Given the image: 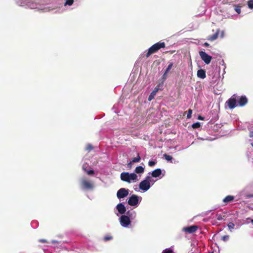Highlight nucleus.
Segmentation results:
<instances>
[{"label": "nucleus", "mask_w": 253, "mask_h": 253, "mask_svg": "<svg viewBox=\"0 0 253 253\" xmlns=\"http://www.w3.org/2000/svg\"><path fill=\"white\" fill-rule=\"evenodd\" d=\"M74 2V0H66L65 4L71 5Z\"/></svg>", "instance_id": "c85d7f7f"}, {"label": "nucleus", "mask_w": 253, "mask_h": 253, "mask_svg": "<svg viewBox=\"0 0 253 253\" xmlns=\"http://www.w3.org/2000/svg\"><path fill=\"white\" fill-rule=\"evenodd\" d=\"M138 196L136 195H132L128 200V204L131 206H136L138 203Z\"/></svg>", "instance_id": "1a4fd4ad"}, {"label": "nucleus", "mask_w": 253, "mask_h": 253, "mask_svg": "<svg viewBox=\"0 0 253 253\" xmlns=\"http://www.w3.org/2000/svg\"><path fill=\"white\" fill-rule=\"evenodd\" d=\"M162 173V170L160 169H157L153 170L151 173L152 176L154 177L159 176Z\"/></svg>", "instance_id": "dca6fc26"}, {"label": "nucleus", "mask_w": 253, "mask_h": 253, "mask_svg": "<svg viewBox=\"0 0 253 253\" xmlns=\"http://www.w3.org/2000/svg\"><path fill=\"white\" fill-rule=\"evenodd\" d=\"M249 136L250 137H253V131H252L250 132Z\"/></svg>", "instance_id": "79ce46f5"}, {"label": "nucleus", "mask_w": 253, "mask_h": 253, "mask_svg": "<svg viewBox=\"0 0 253 253\" xmlns=\"http://www.w3.org/2000/svg\"><path fill=\"white\" fill-rule=\"evenodd\" d=\"M128 194V190L122 188L120 189L117 193V196L119 199L124 198Z\"/></svg>", "instance_id": "0eeeda50"}, {"label": "nucleus", "mask_w": 253, "mask_h": 253, "mask_svg": "<svg viewBox=\"0 0 253 253\" xmlns=\"http://www.w3.org/2000/svg\"><path fill=\"white\" fill-rule=\"evenodd\" d=\"M192 126L194 128H199L200 126V123H199V122H197V123H194L192 125Z\"/></svg>", "instance_id": "a878e982"}, {"label": "nucleus", "mask_w": 253, "mask_h": 253, "mask_svg": "<svg viewBox=\"0 0 253 253\" xmlns=\"http://www.w3.org/2000/svg\"><path fill=\"white\" fill-rule=\"evenodd\" d=\"M112 239H113V237L110 235H106L103 238V241L104 242H107V241L111 240Z\"/></svg>", "instance_id": "aec40b11"}, {"label": "nucleus", "mask_w": 253, "mask_h": 253, "mask_svg": "<svg viewBox=\"0 0 253 253\" xmlns=\"http://www.w3.org/2000/svg\"><path fill=\"white\" fill-rule=\"evenodd\" d=\"M120 219V223L123 227H126L130 223V218L128 216L123 215Z\"/></svg>", "instance_id": "423d86ee"}, {"label": "nucleus", "mask_w": 253, "mask_h": 253, "mask_svg": "<svg viewBox=\"0 0 253 253\" xmlns=\"http://www.w3.org/2000/svg\"><path fill=\"white\" fill-rule=\"evenodd\" d=\"M237 96L234 94L231 98H230L225 103L229 108L233 109L235 108L237 106Z\"/></svg>", "instance_id": "20e7f679"}, {"label": "nucleus", "mask_w": 253, "mask_h": 253, "mask_svg": "<svg viewBox=\"0 0 253 253\" xmlns=\"http://www.w3.org/2000/svg\"><path fill=\"white\" fill-rule=\"evenodd\" d=\"M150 183L146 180H142L139 185V188L143 191H146L150 188Z\"/></svg>", "instance_id": "6e6552de"}, {"label": "nucleus", "mask_w": 253, "mask_h": 253, "mask_svg": "<svg viewBox=\"0 0 253 253\" xmlns=\"http://www.w3.org/2000/svg\"><path fill=\"white\" fill-rule=\"evenodd\" d=\"M227 226L229 228V229L232 231V230L233 229H234V227H235V224L233 222H229L228 225H227Z\"/></svg>", "instance_id": "5701e85b"}, {"label": "nucleus", "mask_w": 253, "mask_h": 253, "mask_svg": "<svg viewBox=\"0 0 253 253\" xmlns=\"http://www.w3.org/2000/svg\"><path fill=\"white\" fill-rule=\"evenodd\" d=\"M192 113V110L191 109H189L187 111V118L190 119L191 117V115Z\"/></svg>", "instance_id": "cd10ccee"}, {"label": "nucleus", "mask_w": 253, "mask_h": 253, "mask_svg": "<svg viewBox=\"0 0 253 253\" xmlns=\"http://www.w3.org/2000/svg\"><path fill=\"white\" fill-rule=\"evenodd\" d=\"M225 216V215H222L221 214H216V219L218 221L222 220Z\"/></svg>", "instance_id": "393cba45"}, {"label": "nucleus", "mask_w": 253, "mask_h": 253, "mask_svg": "<svg viewBox=\"0 0 253 253\" xmlns=\"http://www.w3.org/2000/svg\"><path fill=\"white\" fill-rule=\"evenodd\" d=\"M120 177L122 180L128 183H130L131 180H137V176L134 173H129L127 172H123L121 174Z\"/></svg>", "instance_id": "f03ea898"}, {"label": "nucleus", "mask_w": 253, "mask_h": 253, "mask_svg": "<svg viewBox=\"0 0 253 253\" xmlns=\"http://www.w3.org/2000/svg\"><path fill=\"white\" fill-rule=\"evenodd\" d=\"M126 214H127L126 216H128L129 217V218H130L135 217V215H136V213H135V211H128L126 212Z\"/></svg>", "instance_id": "6ab92c4d"}, {"label": "nucleus", "mask_w": 253, "mask_h": 253, "mask_svg": "<svg viewBox=\"0 0 253 253\" xmlns=\"http://www.w3.org/2000/svg\"><path fill=\"white\" fill-rule=\"evenodd\" d=\"M198 228V226L192 225L190 226L184 227L183 228V231L188 233H195L197 230Z\"/></svg>", "instance_id": "9d476101"}, {"label": "nucleus", "mask_w": 253, "mask_h": 253, "mask_svg": "<svg viewBox=\"0 0 253 253\" xmlns=\"http://www.w3.org/2000/svg\"><path fill=\"white\" fill-rule=\"evenodd\" d=\"M251 223L253 224V219L251 220Z\"/></svg>", "instance_id": "a18cd8bd"}, {"label": "nucleus", "mask_w": 253, "mask_h": 253, "mask_svg": "<svg viewBox=\"0 0 253 253\" xmlns=\"http://www.w3.org/2000/svg\"><path fill=\"white\" fill-rule=\"evenodd\" d=\"M167 73H166V72H165L164 74H163V77H162V79H163L164 80H165L167 79Z\"/></svg>", "instance_id": "c9c22d12"}, {"label": "nucleus", "mask_w": 253, "mask_h": 253, "mask_svg": "<svg viewBox=\"0 0 253 253\" xmlns=\"http://www.w3.org/2000/svg\"><path fill=\"white\" fill-rule=\"evenodd\" d=\"M166 44L164 42H158L155 43L148 49L146 54V58L149 57L151 54L157 52L159 49L164 48Z\"/></svg>", "instance_id": "f257e3e1"}, {"label": "nucleus", "mask_w": 253, "mask_h": 253, "mask_svg": "<svg viewBox=\"0 0 253 253\" xmlns=\"http://www.w3.org/2000/svg\"><path fill=\"white\" fill-rule=\"evenodd\" d=\"M172 66H173L172 63H169V65H168L167 68L166 69L165 72H166V73H168L171 70Z\"/></svg>", "instance_id": "bb28decb"}, {"label": "nucleus", "mask_w": 253, "mask_h": 253, "mask_svg": "<svg viewBox=\"0 0 253 253\" xmlns=\"http://www.w3.org/2000/svg\"><path fill=\"white\" fill-rule=\"evenodd\" d=\"M198 119L200 120H204V117H202L201 116H199Z\"/></svg>", "instance_id": "58836bf2"}, {"label": "nucleus", "mask_w": 253, "mask_h": 253, "mask_svg": "<svg viewBox=\"0 0 253 253\" xmlns=\"http://www.w3.org/2000/svg\"><path fill=\"white\" fill-rule=\"evenodd\" d=\"M86 172L88 175H93L94 174V171L92 169L86 170Z\"/></svg>", "instance_id": "72a5a7b5"}, {"label": "nucleus", "mask_w": 253, "mask_h": 253, "mask_svg": "<svg viewBox=\"0 0 253 253\" xmlns=\"http://www.w3.org/2000/svg\"><path fill=\"white\" fill-rule=\"evenodd\" d=\"M223 36H224V32L223 31H221V37L223 38Z\"/></svg>", "instance_id": "37998d69"}, {"label": "nucleus", "mask_w": 253, "mask_h": 253, "mask_svg": "<svg viewBox=\"0 0 253 253\" xmlns=\"http://www.w3.org/2000/svg\"><path fill=\"white\" fill-rule=\"evenodd\" d=\"M248 101L246 96H241L239 98L238 105L241 107L244 106L248 103Z\"/></svg>", "instance_id": "9b49d317"}, {"label": "nucleus", "mask_w": 253, "mask_h": 253, "mask_svg": "<svg viewBox=\"0 0 253 253\" xmlns=\"http://www.w3.org/2000/svg\"><path fill=\"white\" fill-rule=\"evenodd\" d=\"M164 157L165 158V159L166 160H167L168 161H171L172 159V157L170 156V155H169L167 154H165L164 155Z\"/></svg>", "instance_id": "4be33fe9"}, {"label": "nucleus", "mask_w": 253, "mask_h": 253, "mask_svg": "<svg viewBox=\"0 0 253 253\" xmlns=\"http://www.w3.org/2000/svg\"><path fill=\"white\" fill-rule=\"evenodd\" d=\"M93 149V147L91 144H87L86 147V150L88 151H90Z\"/></svg>", "instance_id": "7c9ffc66"}, {"label": "nucleus", "mask_w": 253, "mask_h": 253, "mask_svg": "<svg viewBox=\"0 0 253 253\" xmlns=\"http://www.w3.org/2000/svg\"><path fill=\"white\" fill-rule=\"evenodd\" d=\"M251 144H252V145L253 146V143H252Z\"/></svg>", "instance_id": "49530a36"}, {"label": "nucleus", "mask_w": 253, "mask_h": 253, "mask_svg": "<svg viewBox=\"0 0 253 253\" xmlns=\"http://www.w3.org/2000/svg\"><path fill=\"white\" fill-rule=\"evenodd\" d=\"M213 253V252H210V253Z\"/></svg>", "instance_id": "de8ad7c7"}, {"label": "nucleus", "mask_w": 253, "mask_h": 253, "mask_svg": "<svg viewBox=\"0 0 253 253\" xmlns=\"http://www.w3.org/2000/svg\"><path fill=\"white\" fill-rule=\"evenodd\" d=\"M156 164V162L153 161H150L148 162V165L150 167L154 166Z\"/></svg>", "instance_id": "473e14b6"}, {"label": "nucleus", "mask_w": 253, "mask_h": 253, "mask_svg": "<svg viewBox=\"0 0 253 253\" xmlns=\"http://www.w3.org/2000/svg\"><path fill=\"white\" fill-rule=\"evenodd\" d=\"M162 253H174L173 250L170 248L166 249L164 250Z\"/></svg>", "instance_id": "b1692460"}, {"label": "nucleus", "mask_w": 253, "mask_h": 253, "mask_svg": "<svg viewBox=\"0 0 253 253\" xmlns=\"http://www.w3.org/2000/svg\"><path fill=\"white\" fill-rule=\"evenodd\" d=\"M39 242L42 243H47V241L46 239H40L39 240Z\"/></svg>", "instance_id": "e433bc0d"}, {"label": "nucleus", "mask_w": 253, "mask_h": 253, "mask_svg": "<svg viewBox=\"0 0 253 253\" xmlns=\"http://www.w3.org/2000/svg\"><path fill=\"white\" fill-rule=\"evenodd\" d=\"M132 163H133L131 161H130L129 163H128L127 164V166L128 168H129L130 169L132 168Z\"/></svg>", "instance_id": "4c0bfd02"}, {"label": "nucleus", "mask_w": 253, "mask_h": 253, "mask_svg": "<svg viewBox=\"0 0 253 253\" xmlns=\"http://www.w3.org/2000/svg\"><path fill=\"white\" fill-rule=\"evenodd\" d=\"M197 75L198 78L204 79L206 78V71L203 69H200L197 71Z\"/></svg>", "instance_id": "2eb2a0df"}, {"label": "nucleus", "mask_w": 253, "mask_h": 253, "mask_svg": "<svg viewBox=\"0 0 253 253\" xmlns=\"http://www.w3.org/2000/svg\"><path fill=\"white\" fill-rule=\"evenodd\" d=\"M234 199V197L231 195L226 196L223 200V201L224 203H229L232 202Z\"/></svg>", "instance_id": "f3484780"}, {"label": "nucleus", "mask_w": 253, "mask_h": 253, "mask_svg": "<svg viewBox=\"0 0 253 253\" xmlns=\"http://www.w3.org/2000/svg\"><path fill=\"white\" fill-rule=\"evenodd\" d=\"M235 10H236V11L237 12H238V13H240V12H241V10H240V8H236V9H235Z\"/></svg>", "instance_id": "ea45409f"}, {"label": "nucleus", "mask_w": 253, "mask_h": 253, "mask_svg": "<svg viewBox=\"0 0 253 253\" xmlns=\"http://www.w3.org/2000/svg\"><path fill=\"white\" fill-rule=\"evenodd\" d=\"M134 171L136 173H142L144 172V168L142 166H138L135 168Z\"/></svg>", "instance_id": "a211bd4d"}, {"label": "nucleus", "mask_w": 253, "mask_h": 253, "mask_svg": "<svg viewBox=\"0 0 253 253\" xmlns=\"http://www.w3.org/2000/svg\"><path fill=\"white\" fill-rule=\"evenodd\" d=\"M229 238V236L228 235H224L222 237V240L224 242H226L227 241H228Z\"/></svg>", "instance_id": "2f4dec72"}, {"label": "nucleus", "mask_w": 253, "mask_h": 253, "mask_svg": "<svg viewBox=\"0 0 253 253\" xmlns=\"http://www.w3.org/2000/svg\"><path fill=\"white\" fill-rule=\"evenodd\" d=\"M151 180H152V178H151V177L150 176H147L145 177V179L144 180H146V181H148L150 183V182L151 181Z\"/></svg>", "instance_id": "f704fd0d"}, {"label": "nucleus", "mask_w": 253, "mask_h": 253, "mask_svg": "<svg viewBox=\"0 0 253 253\" xmlns=\"http://www.w3.org/2000/svg\"><path fill=\"white\" fill-rule=\"evenodd\" d=\"M159 89V86L157 85L154 89L152 91V92L151 93V94L149 95L148 97V100L151 101L152 99H153L155 97V96L156 95V93L158 91Z\"/></svg>", "instance_id": "ddd939ff"}, {"label": "nucleus", "mask_w": 253, "mask_h": 253, "mask_svg": "<svg viewBox=\"0 0 253 253\" xmlns=\"http://www.w3.org/2000/svg\"><path fill=\"white\" fill-rule=\"evenodd\" d=\"M203 45L205 46H206V47H209L210 46V44L209 43H208V42H205Z\"/></svg>", "instance_id": "a19ab883"}, {"label": "nucleus", "mask_w": 253, "mask_h": 253, "mask_svg": "<svg viewBox=\"0 0 253 253\" xmlns=\"http://www.w3.org/2000/svg\"><path fill=\"white\" fill-rule=\"evenodd\" d=\"M248 6L251 8H253V0H250L248 2Z\"/></svg>", "instance_id": "c756f323"}, {"label": "nucleus", "mask_w": 253, "mask_h": 253, "mask_svg": "<svg viewBox=\"0 0 253 253\" xmlns=\"http://www.w3.org/2000/svg\"><path fill=\"white\" fill-rule=\"evenodd\" d=\"M81 187L85 190H92L94 187L93 183L85 178H83L81 182Z\"/></svg>", "instance_id": "7ed1b4c3"}, {"label": "nucleus", "mask_w": 253, "mask_h": 253, "mask_svg": "<svg viewBox=\"0 0 253 253\" xmlns=\"http://www.w3.org/2000/svg\"><path fill=\"white\" fill-rule=\"evenodd\" d=\"M220 30L219 29H218L216 30L215 33L211 35L210 36L208 37L207 40L209 41L212 42L216 40L218 37L219 34Z\"/></svg>", "instance_id": "f8f14e48"}, {"label": "nucleus", "mask_w": 253, "mask_h": 253, "mask_svg": "<svg viewBox=\"0 0 253 253\" xmlns=\"http://www.w3.org/2000/svg\"><path fill=\"white\" fill-rule=\"evenodd\" d=\"M117 209L118 212L121 214L125 213L126 211V207L122 203H120L117 206Z\"/></svg>", "instance_id": "4468645a"}, {"label": "nucleus", "mask_w": 253, "mask_h": 253, "mask_svg": "<svg viewBox=\"0 0 253 253\" xmlns=\"http://www.w3.org/2000/svg\"><path fill=\"white\" fill-rule=\"evenodd\" d=\"M83 169L84 170V171H86L87 170L86 169V168H85L84 166H83Z\"/></svg>", "instance_id": "c03bdc74"}, {"label": "nucleus", "mask_w": 253, "mask_h": 253, "mask_svg": "<svg viewBox=\"0 0 253 253\" xmlns=\"http://www.w3.org/2000/svg\"><path fill=\"white\" fill-rule=\"evenodd\" d=\"M199 55L202 60H203L206 64H209L210 63L212 59V57L211 56L208 55L205 52L203 51L199 52Z\"/></svg>", "instance_id": "39448f33"}, {"label": "nucleus", "mask_w": 253, "mask_h": 253, "mask_svg": "<svg viewBox=\"0 0 253 253\" xmlns=\"http://www.w3.org/2000/svg\"><path fill=\"white\" fill-rule=\"evenodd\" d=\"M141 160V158L139 156V154H138L137 156L135 158H134L132 159L131 162L132 163H138Z\"/></svg>", "instance_id": "412c9836"}]
</instances>
